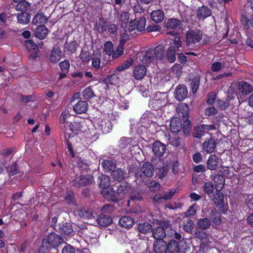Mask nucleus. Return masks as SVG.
<instances>
[{
	"instance_id": "2f4dec72",
	"label": "nucleus",
	"mask_w": 253,
	"mask_h": 253,
	"mask_svg": "<svg viewBox=\"0 0 253 253\" xmlns=\"http://www.w3.org/2000/svg\"><path fill=\"white\" fill-rule=\"evenodd\" d=\"M152 20L156 23L161 22L165 18L164 12L162 10H156L153 11L151 13Z\"/></svg>"
},
{
	"instance_id": "bb28decb",
	"label": "nucleus",
	"mask_w": 253,
	"mask_h": 253,
	"mask_svg": "<svg viewBox=\"0 0 253 253\" xmlns=\"http://www.w3.org/2000/svg\"><path fill=\"white\" fill-rule=\"evenodd\" d=\"M238 89L240 92L243 94H249L253 90V86L246 81H242L239 83Z\"/></svg>"
},
{
	"instance_id": "412c9836",
	"label": "nucleus",
	"mask_w": 253,
	"mask_h": 253,
	"mask_svg": "<svg viewBox=\"0 0 253 253\" xmlns=\"http://www.w3.org/2000/svg\"><path fill=\"white\" fill-rule=\"evenodd\" d=\"M170 167L169 164H166L164 163L162 166L157 167L156 171L157 176L159 179H163L166 177L169 170Z\"/></svg>"
},
{
	"instance_id": "13d9d810",
	"label": "nucleus",
	"mask_w": 253,
	"mask_h": 253,
	"mask_svg": "<svg viewBox=\"0 0 253 253\" xmlns=\"http://www.w3.org/2000/svg\"><path fill=\"white\" fill-rule=\"evenodd\" d=\"M80 58L84 62H88L92 59L90 52L87 50H83L81 51Z\"/></svg>"
},
{
	"instance_id": "6e6552de",
	"label": "nucleus",
	"mask_w": 253,
	"mask_h": 253,
	"mask_svg": "<svg viewBox=\"0 0 253 253\" xmlns=\"http://www.w3.org/2000/svg\"><path fill=\"white\" fill-rule=\"evenodd\" d=\"M215 140L212 137L207 138L202 144L203 150L208 154L213 152L216 148Z\"/></svg>"
},
{
	"instance_id": "c03bdc74",
	"label": "nucleus",
	"mask_w": 253,
	"mask_h": 253,
	"mask_svg": "<svg viewBox=\"0 0 253 253\" xmlns=\"http://www.w3.org/2000/svg\"><path fill=\"white\" fill-rule=\"evenodd\" d=\"M176 50L174 47H169L168 48L166 57L168 62L172 63H174L176 59Z\"/></svg>"
},
{
	"instance_id": "393cba45",
	"label": "nucleus",
	"mask_w": 253,
	"mask_h": 253,
	"mask_svg": "<svg viewBox=\"0 0 253 253\" xmlns=\"http://www.w3.org/2000/svg\"><path fill=\"white\" fill-rule=\"evenodd\" d=\"M213 182L216 190H221L224 187L225 180L223 175L217 174L214 176Z\"/></svg>"
},
{
	"instance_id": "58836bf2",
	"label": "nucleus",
	"mask_w": 253,
	"mask_h": 253,
	"mask_svg": "<svg viewBox=\"0 0 253 253\" xmlns=\"http://www.w3.org/2000/svg\"><path fill=\"white\" fill-rule=\"evenodd\" d=\"M211 225V220L207 217L200 218L198 220L197 222V227L198 229L207 230L210 227Z\"/></svg>"
},
{
	"instance_id": "9b49d317",
	"label": "nucleus",
	"mask_w": 253,
	"mask_h": 253,
	"mask_svg": "<svg viewBox=\"0 0 253 253\" xmlns=\"http://www.w3.org/2000/svg\"><path fill=\"white\" fill-rule=\"evenodd\" d=\"M168 243L164 240H156L153 246L155 253H167L168 251Z\"/></svg>"
},
{
	"instance_id": "4468645a",
	"label": "nucleus",
	"mask_w": 253,
	"mask_h": 253,
	"mask_svg": "<svg viewBox=\"0 0 253 253\" xmlns=\"http://www.w3.org/2000/svg\"><path fill=\"white\" fill-rule=\"evenodd\" d=\"M170 128L173 133L179 132L182 128V123L180 119L178 117L172 118L170 122Z\"/></svg>"
},
{
	"instance_id": "5701e85b",
	"label": "nucleus",
	"mask_w": 253,
	"mask_h": 253,
	"mask_svg": "<svg viewBox=\"0 0 253 253\" xmlns=\"http://www.w3.org/2000/svg\"><path fill=\"white\" fill-rule=\"evenodd\" d=\"M211 12L207 6L203 5L197 10V17L198 19H205L211 16Z\"/></svg>"
},
{
	"instance_id": "e2e57ef3",
	"label": "nucleus",
	"mask_w": 253,
	"mask_h": 253,
	"mask_svg": "<svg viewBox=\"0 0 253 253\" xmlns=\"http://www.w3.org/2000/svg\"><path fill=\"white\" fill-rule=\"evenodd\" d=\"M60 68L62 72L68 73L70 69V63L68 60L65 59L59 63Z\"/></svg>"
},
{
	"instance_id": "f03ea898",
	"label": "nucleus",
	"mask_w": 253,
	"mask_h": 253,
	"mask_svg": "<svg viewBox=\"0 0 253 253\" xmlns=\"http://www.w3.org/2000/svg\"><path fill=\"white\" fill-rule=\"evenodd\" d=\"M211 201L220 212L223 214L227 213L228 206L225 204L224 194L221 190H216L213 193Z\"/></svg>"
},
{
	"instance_id": "f3484780",
	"label": "nucleus",
	"mask_w": 253,
	"mask_h": 253,
	"mask_svg": "<svg viewBox=\"0 0 253 253\" xmlns=\"http://www.w3.org/2000/svg\"><path fill=\"white\" fill-rule=\"evenodd\" d=\"M101 195L108 201L116 202L118 201V198L116 196L115 191L111 188H107L102 189L101 191Z\"/></svg>"
},
{
	"instance_id": "1a4fd4ad",
	"label": "nucleus",
	"mask_w": 253,
	"mask_h": 253,
	"mask_svg": "<svg viewBox=\"0 0 253 253\" xmlns=\"http://www.w3.org/2000/svg\"><path fill=\"white\" fill-rule=\"evenodd\" d=\"M181 241H177L175 240H170L168 244V251L169 253H179L182 249Z\"/></svg>"
},
{
	"instance_id": "6ab92c4d",
	"label": "nucleus",
	"mask_w": 253,
	"mask_h": 253,
	"mask_svg": "<svg viewBox=\"0 0 253 253\" xmlns=\"http://www.w3.org/2000/svg\"><path fill=\"white\" fill-rule=\"evenodd\" d=\"M56 230L64 235H69L73 231L72 225L68 222L59 224L58 229H56Z\"/></svg>"
},
{
	"instance_id": "5fc2aeb1",
	"label": "nucleus",
	"mask_w": 253,
	"mask_h": 253,
	"mask_svg": "<svg viewBox=\"0 0 253 253\" xmlns=\"http://www.w3.org/2000/svg\"><path fill=\"white\" fill-rule=\"evenodd\" d=\"M66 128L67 129L69 128V130L75 134H78L81 129L80 124L76 122L69 123L68 125H67Z\"/></svg>"
},
{
	"instance_id": "37998d69",
	"label": "nucleus",
	"mask_w": 253,
	"mask_h": 253,
	"mask_svg": "<svg viewBox=\"0 0 253 253\" xmlns=\"http://www.w3.org/2000/svg\"><path fill=\"white\" fill-rule=\"evenodd\" d=\"M129 19V13L127 12H123L120 16V24L121 28L125 29L126 28L128 20Z\"/></svg>"
},
{
	"instance_id": "f257e3e1",
	"label": "nucleus",
	"mask_w": 253,
	"mask_h": 253,
	"mask_svg": "<svg viewBox=\"0 0 253 253\" xmlns=\"http://www.w3.org/2000/svg\"><path fill=\"white\" fill-rule=\"evenodd\" d=\"M70 117L69 114H67L66 112L63 111L61 113L60 116V123L61 125V127L62 130L64 131L65 139L66 143L68 146V149L69 153L72 157H75V153L71 142L70 141L69 139L71 137H74V135L71 133L66 132L67 131V125L69 123L67 121V118Z\"/></svg>"
},
{
	"instance_id": "4be33fe9",
	"label": "nucleus",
	"mask_w": 253,
	"mask_h": 253,
	"mask_svg": "<svg viewBox=\"0 0 253 253\" xmlns=\"http://www.w3.org/2000/svg\"><path fill=\"white\" fill-rule=\"evenodd\" d=\"M96 221L100 226L107 227L112 223V219L109 215L100 214L98 216Z\"/></svg>"
},
{
	"instance_id": "473e14b6",
	"label": "nucleus",
	"mask_w": 253,
	"mask_h": 253,
	"mask_svg": "<svg viewBox=\"0 0 253 253\" xmlns=\"http://www.w3.org/2000/svg\"><path fill=\"white\" fill-rule=\"evenodd\" d=\"M47 21V17L43 13H37L34 17L32 22L38 26L44 25Z\"/></svg>"
},
{
	"instance_id": "72a5a7b5",
	"label": "nucleus",
	"mask_w": 253,
	"mask_h": 253,
	"mask_svg": "<svg viewBox=\"0 0 253 253\" xmlns=\"http://www.w3.org/2000/svg\"><path fill=\"white\" fill-rule=\"evenodd\" d=\"M78 46L79 44L76 41H73L69 42H66L64 44V50L72 54L77 51Z\"/></svg>"
},
{
	"instance_id": "7c9ffc66",
	"label": "nucleus",
	"mask_w": 253,
	"mask_h": 253,
	"mask_svg": "<svg viewBox=\"0 0 253 253\" xmlns=\"http://www.w3.org/2000/svg\"><path fill=\"white\" fill-rule=\"evenodd\" d=\"M48 33V30L45 25L38 26L35 32L36 37L40 40L44 39L47 37Z\"/></svg>"
},
{
	"instance_id": "bf43d9fd",
	"label": "nucleus",
	"mask_w": 253,
	"mask_h": 253,
	"mask_svg": "<svg viewBox=\"0 0 253 253\" xmlns=\"http://www.w3.org/2000/svg\"><path fill=\"white\" fill-rule=\"evenodd\" d=\"M194 227V223L193 220L189 219L183 225V230L188 233H191Z\"/></svg>"
},
{
	"instance_id": "a211bd4d",
	"label": "nucleus",
	"mask_w": 253,
	"mask_h": 253,
	"mask_svg": "<svg viewBox=\"0 0 253 253\" xmlns=\"http://www.w3.org/2000/svg\"><path fill=\"white\" fill-rule=\"evenodd\" d=\"M146 74V68L143 65H139L135 67L133 71V76L137 80H142Z\"/></svg>"
},
{
	"instance_id": "c85d7f7f",
	"label": "nucleus",
	"mask_w": 253,
	"mask_h": 253,
	"mask_svg": "<svg viewBox=\"0 0 253 253\" xmlns=\"http://www.w3.org/2000/svg\"><path fill=\"white\" fill-rule=\"evenodd\" d=\"M190 87L193 94H196L200 86L201 78L199 75H195L193 78L189 79Z\"/></svg>"
},
{
	"instance_id": "39448f33",
	"label": "nucleus",
	"mask_w": 253,
	"mask_h": 253,
	"mask_svg": "<svg viewBox=\"0 0 253 253\" xmlns=\"http://www.w3.org/2000/svg\"><path fill=\"white\" fill-rule=\"evenodd\" d=\"M202 33L200 30L187 32L185 36L187 46L191 49L190 46H193V44L199 42L202 39Z\"/></svg>"
},
{
	"instance_id": "a18cd8bd",
	"label": "nucleus",
	"mask_w": 253,
	"mask_h": 253,
	"mask_svg": "<svg viewBox=\"0 0 253 253\" xmlns=\"http://www.w3.org/2000/svg\"><path fill=\"white\" fill-rule=\"evenodd\" d=\"M164 46L162 44H159L155 47L153 54L157 60H162L164 58Z\"/></svg>"
},
{
	"instance_id": "4d7b16f0",
	"label": "nucleus",
	"mask_w": 253,
	"mask_h": 253,
	"mask_svg": "<svg viewBox=\"0 0 253 253\" xmlns=\"http://www.w3.org/2000/svg\"><path fill=\"white\" fill-rule=\"evenodd\" d=\"M146 19L144 17H140L136 23V29L139 32H142L145 30Z\"/></svg>"
},
{
	"instance_id": "680f3d73",
	"label": "nucleus",
	"mask_w": 253,
	"mask_h": 253,
	"mask_svg": "<svg viewBox=\"0 0 253 253\" xmlns=\"http://www.w3.org/2000/svg\"><path fill=\"white\" fill-rule=\"evenodd\" d=\"M104 50L108 55H111L113 52V44L112 42L107 41L104 44Z\"/></svg>"
},
{
	"instance_id": "338daca9",
	"label": "nucleus",
	"mask_w": 253,
	"mask_h": 253,
	"mask_svg": "<svg viewBox=\"0 0 253 253\" xmlns=\"http://www.w3.org/2000/svg\"><path fill=\"white\" fill-rule=\"evenodd\" d=\"M191 121L188 119H187L184 122V124H182V129L183 132L184 133V134H188L189 133L190 130L191 129Z\"/></svg>"
},
{
	"instance_id": "2eb2a0df",
	"label": "nucleus",
	"mask_w": 253,
	"mask_h": 253,
	"mask_svg": "<svg viewBox=\"0 0 253 253\" xmlns=\"http://www.w3.org/2000/svg\"><path fill=\"white\" fill-rule=\"evenodd\" d=\"M141 169L146 177L150 178L153 175L155 169L152 164L148 162H146L142 164Z\"/></svg>"
},
{
	"instance_id": "aec40b11",
	"label": "nucleus",
	"mask_w": 253,
	"mask_h": 253,
	"mask_svg": "<svg viewBox=\"0 0 253 253\" xmlns=\"http://www.w3.org/2000/svg\"><path fill=\"white\" fill-rule=\"evenodd\" d=\"M88 109V103L85 101L80 100L73 106V110L77 114H83Z\"/></svg>"
},
{
	"instance_id": "ddd939ff",
	"label": "nucleus",
	"mask_w": 253,
	"mask_h": 253,
	"mask_svg": "<svg viewBox=\"0 0 253 253\" xmlns=\"http://www.w3.org/2000/svg\"><path fill=\"white\" fill-rule=\"evenodd\" d=\"M62 50L57 46H54L51 51L49 57L50 61L54 63H57L62 57Z\"/></svg>"
},
{
	"instance_id": "de8ad7c7",
	"label": "nucleus",
	"mask_w": 253,
	"mask_h": 253,
	"mask_svg": "<svg viewBox=\"0 0 253 253\" xmlns=\"http://www.w3.org/2000/svg\"><path fill=\"white\" fill-rule=\"evenodd\" d=\"M230 98L228 96L225 99L217 100V107L221 110H225L230 105Z\"/></svg>"
},
{
	"instance_id": "09e8293b",
	"label": "nucleus",
	"mask_w": 253,
	"mask_h": 253,
	"mask_svg": "<svg viewBox=\"0 0 253 253\" xmlns=\"http://www.w3.org/2000/svg\"><path fill=\"white\" fill-rule=\"evenodd\" d=\"M82 95L83 98L86 100H89L93 96H94L95 94L92 89V86H89L88 87H86L83 91Z\"/></svg>"
},
{
	"instance_id": "f8f14e48",
	"label": "nucleus",
	"mask_w": 253,
	"mask_h": 253,
	"mask_svg": "<svg viewBox=\"0 0 253 253\" xmlns=\"http://www.w3.org/2000/svg\"><path fill=\"white\" fill-rule=\"evenodd\" d=\"M188 95V91L186 86L184 84H179L175 91V98L178 101H182Z\"/></svg>"
},
{
	"instance_id": "e433bc0d",
	"label": "nucleus",
	"mask_w": 253,
	"mask_h": 253,
	"mask_svg": "<svg viewBox=\"0 0 253 253\" xmlns=\"http://www.w3.org/2000/svg\"><path fill=\"white\" fill-rule=\"evenodd\" d=\"M99 186L104 189L110 187V179L109 176L104 174H101L99 177Z\"/></svg>"
},
{
	"instance_id": "a19ab883",
	"label": "nucleus",
	"mask_w": 253,
	"mask_h": 253,
	"mask_svg": "<svg viewBox=\"0 0 253 253\" xmlns=\"http://www.w3.org/2000/svg\"><path fill=\"white\" fill-rule=\"evenodd\" d=\"M31 14L28 12H20L17 14L18 22L22 24H27L30 21Z\"/></svg>"
},
{
	"instance_id": "864d4df0",
	"label": "nucleus",
	"mask_w": 253,
	"mask_h": 253,
	"mask_svg": "<svg viewBox=\"0 0 253 253\" xmlns=\"http://www.w3.org/2000/svg\"><path fill=\"white\" fill-rule=\"evenodd\" d=\"M214 185L211 181H207L204 183L203 191L208 195L211 194L214 191Z\"/></svg>"
},
{
	"instance_id": "4c0bfd02",
	"label": "nucleus",
	"mask_w": 253,
	"mask_h": 253,
	"mask_svg": "<svg viewBox=\"0 0 253 253\" xmlns=\"http://www.w3.org/2000/svg\"><path fill=\"white\" fill-rule=\"evenodd\" d=\"M181 22L177 18L169 19L166 24V27L168 29H179L181 28Z\"/></svg>"
},
{
	"instance_id": "423d86ee",
	"label": "nucleus",
	"mask_w": 253,
	"mask_h": 253,
	"mask_svg": "<svg viewBox=\"0 0 253 253\" xmlns=\"http://www.w3.org/2000/svg\"><path fill=\"white\" fill-rule=\"evenodd\" d=\"M165 93L158 92L155 97L150 101L148 106L155 111L159 110L165 105Z\"/></svg>"
},
{
	"instance_id": "0e129e2a",
	"label": "nucleus",
	"mask_w": 253,
	"mask_h": 253,
	"mask_svg": "<svg viewBox=\"0 0 253 253\" xmlns=\"http://www.w3.org/2000/svg\"><path fill=\"white\" fill-rule=\"evenodd\" d=\"M124 45L119 43L117 49L112 53V57L113 58H117L124 54Z\"/></svg>"
},
{
	"instance_id": "052dcab7",
	"label": "nucleus",
	"mask_w": 253,
	"mask_h": 253,
	"mask_svg": "<svg viewBox=\"0 0 253 253\" xmlns=\"http://www.w3.org/2000/svg\"><path fill=\"white\" fill-rule=\"evenodd\" d=\"M120 43L125 45L126 41L129 40V35L126 29H124L120 33Z\"/></svg>"
},
{
	"instance_id": "dca6fc26",
	"label": "nucleus",
	"mask_w": 253,
	"mask_h": 253,
	"mask_svg": "<svg viewBox=\"0 0 253 253\" xmlns=\"http://www.w3.org/2000/svg\"><path fill=\"white\" fill-rule=\"evenodd\" d=\"M98 128L102 133H107L110 132L113 127L112 122L108 120H100L98 121Z\"/></svg>"
},
{
	"instance_id": "c9c22d12",
	"label": "nucleus",
	"mask_w": 253,
	"mask_h": 253,
	"mask_svg": "<svg viewBox=\"0 0 253 253\" xmlns=\"http://www.w3.org/2000/svg\"><path fill=\"white\" fill-rule=\"evenodd\" d=\"M102 166L106 172H112L116 168V164L110 160H104L102 161Z\"/></svg>"
},
{
	"instance_id": "603ef678",
	"label": "nucleus",
	"mask_w": 253,
	"mask_h": 253,
	"mask_svg": "<svg viewBox=\"0 0 253 253\" xmlns=\"http://www.w3.org/2000/svg\"><path fill=\"white\" fill-rule=\"evenodd\" d=\"M78 211L79 215L84 219L91 218L92 216L91 211L88 209L84 208L78 210Z\"/></svg>"
},
{
	"instance_id": "a878e982",
	"label": "nucleus",
	"mask_w": 253,
	"mask_h": 253,
	"mask_svg": "<svg viewBox=\"0 0 253 253\" xmlns=\"http://www.w3.org/2000/svg\"><path fill=\"white\" fill-rule=\"evenodd\" d=\"M166 235V230L163 227L158 226L152 231V236L156 240H163Z\"/></svg>"
},
{
	"instance_id": "49530a36",
	"label": "nucleus",
	"mask_w": 253,
	"mask_h": 253,
	"mask_svg": "<svg viewBox=\"0 0 253 253\" xmlns=\"http://www.w3.org/2000/svg\"><path fill=\"white\" fill-rule=\"evenodd\" d=\"M31 6V3L25 0L18 2L15 5V8L17 11H20L21 12H25Z\"/></svg>"
},
{
	"instance_id": "774afa93",
	"label": "nucleus",
	"mask_w": 253,
	"mask_h": 253,
	"mask_svg": "<svg viewBox=\"0 0 253 253\" xmlns=\"http://www.w3.org/2000/svg\"><path fill=\"white\" fill-rule=\"evenodd\" d=\"M7 170L9 175H14L18 172V165L15 162L7 168Z\"/></svg>"
},
{
	"instance_id": "20e7f679",
	"label": "nucleus",
	"mask_w": 253,
	"mask_h": 253,
	"mask_svg": "<svg viewBox=\"0 0 253 253\" xmlns=\"http://www.w3.org/2000/svg\"><path fill=\"white\" fill-rule=\"evenodd\" d=\"M25 44L27 49L30 52L29 59L33 61L40 59L41 56V53L38 48L37 44L32 40L26 41Z\"/></svg>"
},
{
	"instance_id": "6e6d98bb",
	"label": "nucleus",
	"mask_w": 253,
	"mask_h": 253,
	"mask_svg": "<svg viewBox=\"0 0 253 253\" xmlns=\"http://www.w3.org/2000/svg\"><path fill=\"white\" fill-rule=\"evenodd\" d=\"M205 229H198L197 227L194 232V236L195 238L200 240L206 239L208 237L209 234L205 231Z\"/></svg>"
},
{
	"instance_id": "7ed1b4c3",
	"label": "nucleus",
	"mask_w": 253,
	"mask_h": 253,
	"mask_svg": "<svg viewBox=\"0 0 253 253\" xmlns=\"http://www.w3.org/2000/svg\"><path fill=\"white\" fill-rule=\"evenodd\" d=\"M94 182V177L90 174H84L76 177L72 180V186L76 187H82L90 185Z\"/></svg>"
},
{
	"instance_id": "cd10ccee",
	"label": "nucleus",
	"mask_w": 253,
	"mask_h": 253,
	"mask_svg": "<svg viewBox=\"0 0 253 253\" xmlns=\"http://www.w3.org/2000/svg\"><path fill=\"white\" fill-rule=\"evenodd\" d=\"M126 171L122 169L119 168L112 172V178L115 181L121 182L125 179Z\"/></svg>"
},
{
	"instance_id": "69168bd1",
	"label": "nucleus",
	"mask_w": 253,
	"mask_h": 253,
	"mask_svg": "<svg viewBox=\"0 0 253 253\" xmlns=\"http://www.w3.org/2000/svg\"><path fill=\"white\" fill-rule=\"evenodd\" d=\"M52 248L46 244L45 241H42V244L40 247L39 253H51L50 251Z\"/></svg>"
},
{
	"instance_id": "79ce46f5",
	"label": "nucleus",
	"mask_w": 253,
	"mask_h": 253,
	"mask_svg": "<svg viewBox=\"0 0 253 253\" xmlns=\"http://www.w3.org/2000/svg\"><path fill=\"white\" fill-rule=\"evenodd\" d=\"M206 133L202 125H198L194 127L192 132V136L194 138L200 139Z\"/></svg>"
},
{
	"instance_id": "9d476101",
	"label": "nucleus",
	"mask_w": 253,
	"mask_h": 253,
	"mask_svg": "<svg viewBox=\"0 0 253 253\" xmlns=\"http://www.w3.org/2000/svg\"><path fill=\"white\" fill-rule=\"evenodd\" d=\"M166 151V146L160 141H155L152 146V151L154 154L159 157H162Z\"/></svg>"
},
{
	"instance_id": "ea45409f",
	"label": "nucleus",
	"mask_w": 253,
	"mask_h": 253,
	"mask_svg": "<svg viewBox=\"0 0 253 253\" xmlns=\"http://www.w3.org/2000/svg\"><path fill=\"white\" fill-rule=\"evenodd\" d=\"M137 229L140 233L146 234L152 230V225L149 222H143L138 224Z\"/></svg>"
},
{
	"instance_id": "3c124183",
	"label": "nucleus",
	"mask_w": 253,
	"mask_h": 253,
	"mask_svg": "<svg viewBox=\"0 0 253 253\" xmlns=\"http://www.w3.org/2000/svg\"><path fill=\"white\" fill-rule=\"evenodd\" d=\"M119 78L117 75L112 74L106 77L104 79V82L107 85H116L118 83Z\"/></svg>"
},
{
	"instance_id": "0eeeda50",
	"label": "nucleus",
	"mask_w": 253,
	"mask_h": 253,
	"mask_svg": "<svg viewBox=\"0 0 253 253\" xmlns=\"http://www.w3.org/2000/svg\"><path fill=\"white\" fill-rule=\"evenodd\" d=\"M42 241H45L46 244L53 249L59 247L63 243V239L60 236L52 232L46 238H44Z\"/></svg>"
},
{
	"instance_id": "f704fd0d",
	"label": "nucleus",
	"mask_w": 253,
	"mask_h": 253,
	"mask_svg": "<svg viewBox=\"0 0 253 253\" xmlns=\"http://www.w3.org/2000/svg\"><path fill=\"white\" fill-rule=\"evenodd\" d=\"M221 213L218 212L215 209L212 210L210 213L212 222L216 225H219L221 223Z\"/></svg>"
},
{
	"instance_id": "c756f323",
	"label": "nucleus",
	"mask_w": 253,
	"mask_h": 253,
	"mask_svg": "<svg viewBox=\"0 0 253 253\" xmlns=\"http://www.w3.org/2000/svg\"><path fill=\"white\" fill-rule=\"evenodd\" d=\"M119 223L122 227L129 228L134 224V220L129 216H123L120 218Z\"/></svg>"
},
{
	"instance_id": "b1692460",
	"label": "nucleus",
	"mask_w": 253,
	"mask_h": 253,
	"mask_svg": "<svg viewBox=\"0 0 253 253\" xmlns=\"http://www.w3.org/2000/svg\"><path fill=\"white\" fill-rule=\"evenodd\" d=\"M219 159L214 154L210 155L207 161V168L210 170H215L217 168Z\"/></svg>"
},
{
	"instance_id": "8fccbe9b",
	"label": "nucleus",
	"mask_w": 253,
	"mask_h": 253,
	"mask_svg": "<svg viewBox=\"0 0 253 253\" xmlns=\"http://www.w3.org/2000/svg\"><path fill=\"white\" fill-rule=\"evenodd\" d=\"M154 59L153 50H148L145 52L142 59V61L144 64H148L151 63Z\"/></svg>"
}]
</instances>
